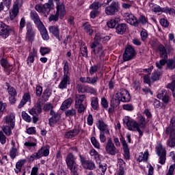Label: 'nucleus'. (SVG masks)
<instances>
[{"label":"nucleus","mask_w":175,"mask_h":175,"mask_svg":"<svg viewBox=\"0 0 175 175\" xmlns=\"http://www.w3.org/2000/svg\"><path fill=\"white\" fill-rule=\"evenodd\" d=\"M110 40V36H103L100 33H96L94 37V41L92 42L90 47L92 49V53L96 57H103L105 55V51L103 46L100 44V42L106 43Z\"/></svg>","instance_id":"f257e3e1"},{"label":"nucleus","mask_w":175,"mask_h":175,"mask_svg":"<svg viewBox=\"0 0 175 175\" xmlns=\"http://www.w3.org/2000/svg\"><path fill=\"white\" fill-rule=\"evenodd\" d=\"M16 126V115L14 113H11L9 116H6L3 118V125L2 127L3 132L6 136H12V131Z\"/></svg>","instance_id":"f03ea898"},{"label":"nucleus","mask_w":175,"mask_h":175,"mask_svg":"<svg viewBox=\"0 0 175 175\" xmlns=\"http://www.w3.org/2000/svg\"><path fill=\"white\" fill-rule=\"evenodd\" d=\"M55 15H51L49 17V21H58V18L62 20V18L65 17L66 11L65 10V5H64V3H57Z\"/></svg>","instance_id":"7ed1b4c3"},{"label":"nucleus","mask_w":175,"mask_h":175,"mask_svg":"<svg viewBox=\"0 0 175 175\" xmlns=\"http://www.w3.org/2000/svg\"><path fill=\"white\" fill-rule=\"evenodd\" d=\"M67 167L72 172V175H79L77 174V164H76V157L72 153H69L66 157Z\"/></svg>","instance_id":"20e7f679"},{"label":"nucleus","mask_w":175,"mask_h":175,"mask_svg":"<svg viewBox=\"0 0 175 175\" xmlns=\"http://www.w3.org/2000/svg\"><path fill=\"white\" fill-rule=\"evenodd\" d=\"M49 154H50V147L49 146H44L42 147L37 152H34L30 157H29V160L31 162L35 161V159H39L42 157H49Z\"/></svg>","instance_id":"39448f33"},{"label":"nucleus","mask_w":175,"mask_h":175,"mask_svg":"<svg viewBox=\"0 0 175 175\" xmlns=\"http://www.w3.org/2000/svg\"><path fill=\"white\" fill-rule=\"evenodd\" d=\"M159 51L160 55L163 59H161L159 62L156 63V66L158 69H161L162 66L166 64V60L167 59V51H166V48L163 45H160L159 46Z\"/></svg>","instance_id":"423d86ee"},{"label":"nucleus","mask_w":175,"mask_h":175,"mask_svg":"<svg viewBox=\"0 0 175 175\" xmlns=\"http://www.w3.org/2000/svg\"><path fill=\"white\" fill-rule=\"evenodd\" d=\"M53 8V0H49L48 3H44L43 5L37 4L35 9L38 13H43L44 14H49Z\"/></svg>","instance_id":"0eeeda50"},{"label":"nucleus","mask_w":175,"mask_h":175,"mask_svg":"<svg viewBox=\"0 0 175 175\" xmlns=\"http://www.w3.org/2000/svg\"><path fill=\"white\" fill-rule=\"evenodd\" d=\"M115 98L119 102H129L131 100V94L126 90L122 89L115 94Z\"/></svg>","instance_id":"6e6552de"},{"label":"nucleus","mask_w":175,"mask_h":175,"mask_svg":"<svg viewBox=\"0 0 175 175\" xmlns=\"http://www.w3.org/2000/svg\"><path fill=\"white\" fill-rule=\"evenodd\" d=\"M120 10V3L118 1H112L109 6L105 9L107 16H114Z\"/></svg>","instance_id":"1a4fd4ad"},{"label":"nucleus","mask_w":175,"mask_h":175,"mask_svg":"<svg viewBox=\"0 0 175 175\" xmlns=\"http://www.w3.org/2000/svg\"><path fill=\"white\" fill-rule=\"evenodd\" d=\"M156 152L158 157H159V163L165 165L166 163V150H165V148L162 145L159 144L156 147Z\"/></svg>","instance_id":"9d476101"},{"label":"nucleus","mask_w":175,"mask_h":175,"mask_svg":"<svg viewBox=\"0 0 175 175\" xmlns=\"http://www.w3.org/2000/svg\"><path fill=\"white\" fill-rule=\"evenodd\" d=\"M105 150L109 155H116V154H118V149H117V146L113 143L111 138L108 139L105 146Z\"/></svg>","instance_id":"9b49d317"},{"label":"nucleus","mask_w":175,"mask_h":175,"mask_svg":"<svg viewBox=\"0 0 175 175\" xmlns=\"http://www.w3.org/2000/svg\"><path fill=\"white\" fill-rule=\"evenodd\" d=\"M124 20L133 27H139V21H137V18L133 15L132 13L126 12L124 14Z\"/></svg>","instance_id":"f8f14e48"},{"label":"nucleus","mask_w":175,"mask_h":175,"mask_svg":"<svg viewBox=\"0 0 175 175\" xmlns=\"http://www.w3.org/2000/svg\"><path fill=\"white\" fill-rule=\"evenodd\" d=\"M10 27L6 25L3 22H0V38L1 39H6L10 33Z\"/></svg>","instance_id":"ddd939ff"},{"label":"nucleus","mask_w":175,"mask_h":175,"mask_svg":"<svg viewBox=\"0 0 175 175\" xmlns=\"http://www.w3.org/2000/svg\"><path fill=\"white\" fill-rule=\"evenodd\" d=\"M133 57H135V49L132 46H128L123 54V59L124 61H130Z\"/></svg>","instance_id":"4468645a"},{"label":"nucleus","mask_w":175,"mask_h":175,"mask_svg":"<svg viewBox=\"0 0 175 175\" xmlns=\"http://www.w3.org/2000/svg\"><path fill=\"white\" fill-rule=\"evenodd\" d=\"M129 131H132L133 132H138L139 136H143V131L140 129L139 123L136 120H131L130 124L127 126Z\"/></svg>","instance_id":"2eb2a0df"},{"label":"nucleus","mask_w":175,"mask_h":175,"mask_svg":"<svg viewBox=\"0 0 175 175\" xmlns=\"http://www.w3.org/2000/svg\"><path fill=\"white\" fill-rule=\"evenodd\" d=\"M96 125L100 132L105 133V135H110L109 126H107L103 120H98Z\"/></svg>","instance_id":"dca6fc26"},{"label":"nucleus","mask_w":175,"mask_h":175,"mask_svg":"<svg viewBox=\"0 0 175 175\" xmlns=\"http://www.w3.org/2000/svg\"><path fill=\"white\" fill-rule=\"evenodd\" d=\"M172 128H173L171 125L167 127L165 130V133L169 135L171 134L170 139H168V146L170 147H174L175 146V131H172Z\"/></svg>","instance_id":"f3484780"},{"label":"nucleus","mask_w":175,"mask_h":175,"mask_svg":"<svg viewBox=\"0 0 175 175\" xmlns=\"http://www.w3.org/2000/svg\"><path fill=\"white\" fill-rule=\"evenodd\" d=\"M20 3H21V0H16L14 4L13 5V8L11 12H10V20H14L16 17H17V14H18V6H20Z\"/></svg>","instance_id":"a211bd4d"},{"label":"nucleus","mask_w":175,"mask_h":175,"mask_svg":"<svg viewBox=\"0 0 175 175\" xmlns=\"http://www.w3.org/2000/svg\"><path fill=\"white\" fill-rule=\"evenodd\" d=\"M98 81H99V79H98V77H85L79 78V81H81V83L92 84V85H96V84H98Z\"/></svg>","instance_id":"6ab92c4d"},{"label":"nucleus","mask_w":175,"mask_h":175,"mask_svg":"<svg viewBox=\"0 0 175 175\" xmlns=\"http://www.w3.org/2000/svg\"><path fill=\"white\" fill-rule=\"evenodd\" d=\"M38 55V50L35 48L29 53L27 59V64L29 66H32V64L35 62V57Z\"/></svg>","instance_id":"aec40b11"},{"label":"nucleus","mask_w":175,"mask_h":175,"mask_svg":"<svg viewBox=\"0 0 175 175\" xmlns=\"http://www.w3.org/2000/svg\"><path fill=\"white\" fill-rule=\"evenodd\" d=\"M50 115L52 116V117L49 118V124L50 126H54V125H55V123L59 121V118H61V116H59V114L55 113L53 110L51 111Z\"/></svg>","instance_id":"412c9836"},{"label":"nucleus","mask_w":175,"mask_h":175,"mask_svg":"<svg viewBox=\"0 0 175 175\" xmlns=\"http://www.w3.org/2000/svg\"><path fill=\"white\" fill-rule=\"evenodd\" d=\"M81 163L84 169H89V170H94L95 169V163L92 161L81 159Z\"/></svg>","instance_id":"4be33fe9"},{"label":"nucleus","mask_w":175,"mask_h":175,"mask_svg":"<svg viewBox=\"0 0 175 175\" xmlns=\"http://www.w3.org/2000/svg\"><path fill=\"white\" fill-rule=\"evenodd\" d=\"M70 84V78L68 75H64L58 87L60 90H65Z\"/></svg>","instance_id":"5701e85b"},{"label":"nucleus","mask_w":175,"mask_h":175,"mask_svg":"<svg viewBox=\"0 0 175 175\" xmlns=\"http://www.w3.org/2000/svg\"><path fill=\"white\" fill-rule=\"evenodd\" d=\"M137 120L138 121L137 124L140 129H146V125H147L148 121H150L148 119L146 120V118L141 114L137 116Z\"/></svg>","instance_id":"b1692460"},{"label":"nucleus","mask_w":175,"mask_h":175,"mask_svg":"<svg viewBox=\"0 0 175 175\" xmlns=\"http://www.w3.org/2000/svg\"><path fill=\"white\" fill-rule=\"evenodd\" d=\"M26 29H27V38L29 40H32L35 36V31L32 29V25L28 23L26 25Z\"/></svg>","instance_id":"393cba45"},{"label":"nucleus","mask_w":175,"mask_h":175,"mask_svg":"<svg viewBox=\"0 0 175 175\" xmlns=\"http://www.w3.org/2000/svg\"><path fill=\"white\" fill-rule=\"evenodd\" d=\"M80 133V129L79 128L74 129L70 131H68L65 133V137L67 139H72L77 136Z\"/></svg>","instance_id":"a878e982"},{"label":"nucleus","mask_w":175,"mask_h":175,"mask_svg":"<svg viewBox=\"0 0 175 175\" xmlns=\"http://www.w3.org/2000/svg\"><path fill=\"white\" fill-rule=\"evenodd\" d=\"M72 103H73V99L72 98H68L66 99L60 106V110H66V109H69L70 106L72 105Z\"/></svg>","instance_id":"bb28decb"},{"label":"nucleus","mask_w":175,"mask_h":175,"mask_svg":"<svg viewBox=\"0 0 175 175\" xmlns=\"http://www.w3.org/2000/svg\"><path fill=\"white\" fill-rule=\"evenodd\" d=\"M40 113H42V107L40 106V105H37L29 110V113L31 116H33V117H35V116L40 114Z\"/></svg>","instance_id":"cd10ccee"},{"label":"nucleus","mask_w":175,"mask_h":175,"mask_svg":"<svg viewBox=\"0 0 175 175\" xmlns=\"http://www.w3.org/2000/svg\"><path fill=\"white\" fill-rule=\"evenodd\" d=\"M137 161L138 162H147V161H148V151L146 150L144 152V153L140 152L138 155Z\"/></svg>","instance_id":"c85d7f7f"},{"label":"nucleus","mask_w":175,"mask_h":175,"mask_svg":"<svg viewBox=\"0 0 175 175\" xmlns=\"http://www.w3.org/2000/svg\"><path fill=\"white\" fill-rule=\"evenodd\" d=\"M29 100H31V95H29V93H25L18 108L21 109Z\"/></svg>","instance_id":"c756f323"},{"label":"nucleus","mask_w":175,"mask_h":175,"mask_svg":"<svg viewBox=\"0 0 175 175\" xmlns=\"http://www.w3.org/2000/svg\"><path fill=\"white\" fill-rule=\"evenodd\" d=\"M120 142L123 146L124 158L125 159H129V150L128 149V144H126V142L124 138H120Z\"/></svg>","instance_id":"7c9ffc66"},{"label":"nucleus","mask_w":175,"mask_h":175,"mask_svg":"<svg viewBox=\"0 0 175 175\" xmlns=\"http://www.w3.org/2000/svg\"><path fill=\"white\" fill-rule=\"evenodd\" d=\"M49 31L51 33H53L56 38L59 40V29L57 26H50Z\"/></svg>","instance_id":"2f4dec72"},{"label":"nucleus","mask_w":175,"mask_h":175,"mask_svg":"<svg viewBox=\"0 0 175 175\" xmlns=\"http://www.w3.org/2000/svg\"><path fill=\"white\" fill-rule=\"evenodd\" d=\"M24 146H25V147L27 148H31V147H36V139H35L33 137H31L25 142Z\"/></svg>","instance_id":"473e14b6"},{"label":"nucleus","mask_w":175,"mask_h":175,"mask_svg":"<svg viewBox=\"0 0 175 175\" xmlns=\"http://www.w3.org/2000/svg\"><path fill=\"white\" fill-rule=\"evenodd\" d=\"M125 31H126V24L125 23L119 24L116 27V32L119 35H123V33H125Z\"/></svg>","instance_id":"72a5a7b5"},{"label":"nucleus","mask_w":175,"mask_h":175,"mask_svg":"<svg viewBox=\"0 0 175 175\" xmlns=\"http://www.w3.org/2000/svg\"><path fill=\"white\" fill-rule=\"evenodd\" d=\"M85 99V95L84 94H76L75 96V105H83V102H84Z\"/></svg>","instance_id":"f704fd0d"},{"label":"nucleus","mask_w":175,"mask_h":175,"mask_svg":"<svg viewBox=\"0 0 175 175\" xmlns=\"http://www.w3.org/2000/svg\"><path fill=\"white\" fill-rule=\"evenodd\" d=\"M24 163H25V159H21L19 160L16 164V168L14 169L15 172L16 174H18L21 172V169L24 165Z\"/></svg>","instance_id":"c9c22d12"},{"label":"nucleus","mask_w":175,"mask_h":175,"mask_svg":"<svg viewBox=\"0 0 175 175\" xmlns=\"http://www.w3.org/2000/svg\"><path fill=\"white\" fill-rule=\"evenodd\" d=\"M0 64L5 70H10L12 69V66L9 64V62L5 58L1 59Z\"/></svg>","instance_id":"e433bc0d"},{"label":"nucleus","mask_w":175,"mask_h":175,"mask_svg":"<svg viewBox=\"0 0 175 175\" xmlns=\"http://www.w3.org/2000/svg\"><path fill=\"white\" fill-rule=\"evenodd\" d=\"M120 21V18H115L113 19H111L107 23V25L109 28H114L117 24H118Z\"/></svg>","instance_id":"4c0bfd02"},{"label":"nucleus","mask_w":175,"mask_h":175,"mask_svg":"<svg viewBox=\"0 0 175 175\" xmlns=\"http://www.w3.org/2000/svg\"><path fill=\"white\" fill-rule=\"evenodd\" d=\"M149 7L152 12H154V13H161V6L151 3L149 4Z\"/></svg>","instance_id":"58836bf2"},{"label":"nucleus","mask_w":175,"mask_h":175,"mask_svg":"<svg viewBox=\"0 0 175 175\" xmlns=\"http://www.w3.org/2000/svg\"><path fill=\"white\" fill-rule=\"evenodd\" d=\"M31 18L34 21V23L36 24V23H39L40 21V18H39V15H38V13L35 11H31L30 13Z\"/></svg>","instance_id":"ea45409f"},{"label":"nucleus","mask_w":175,"mask_h":175,"mask_svg":"<svg viewBox=\"0 0 175 175\" xmlns=\"http://www.w3.org/2000/svg\"><path fill=\"white\" fill-rule=\"evenodd\" d=\"M90 140L94 148H96L97 150H100V144L99 143V142H98L95 137H92Z\"/></svg>","instance_id":"a19ab883"},{"label":"nucleus","mask_w":175,"mask_h":175,"mask_svg":"<svg viewBox=\"0 0 175 175\" xmlns=\"http://www.w3.org/2000/svg\"><path fill=\"white\" fill-rule=\"evenodd\" d=\"M90 155H91L94 159H96V162H99V161H100L99 159V153H98V152L95 149L90 150Z\"/></svg>","instance_id":"79ce46f5"},{"label":"nucleus","mask_w":175,"mask_h":175,"mask_svg":"<svg viewBox=\"0 0 175 175\" xmlns=\"http://www.w3.org/2000/svg\"><path fill=\"white\" fill-rule=\"evenodd\" d=\"M83 28L86 33H88V35H92V33H94V30L91 29V25H90L89 23H85L83 25Z\"/></svg>","instance_id":"37998d69"},{"label":"nucleus","mask_w":175,"mask_h":175,"mask_svg":"<svg viewBox=\"0 0 175 175\" xmlns=\"http://www.w3.org/2000/svg\"><path fill=\"white\" fill-rule=\"evenodd\" d=\"M83 28L86 33H88V35H92V33H94V30L91 29V25H90L89 23H85L83 25Z\"/></svg>","instance_id":"c03bdc74"},{"label":"nucleus","mask_w":175,"mask_h":175,"mask_svg":"<svg viewBox=\"0 0 175 175\" xmlns=\"http://www.w3.org/2000/svg\"><path fill=\"white\" fill-rule=\"evenodd\" d=\"M83 28L86 33H88V35H92V33H94V30L91 29V25H90L89 23H85L83 25Z\"/></svg>","instance_id":"a18cd8bd"},{"label":"nucleus","mask_w":175,"mask_h":175,"mask_svg":"<svg viewBox=\"0 0 175 175\" xmlns=\"http://www.w3.org/2000/svg\"><path fill=\"white\" fill-rule=\"evenodd\" d=\"M161 75L162 72H161L160 71H154L152 74L151 80H152L153 81H157L159 80V77H161Z\"/></svg>","instance_id":"49530a36"},{"label":"nucleus","mask_w":175,"mask_h":175,"mask_svg":"<svg viewBox=\"0 0 175 175\" xmlns=\"http://www.w3.org/2000/svg\"><path fill=\"white\" fill-rule=\"evenodd\" d=\"M17 155H18V150L17 148H12L10 151V157L11 159H14Z\"/></svg>","instance_id":"de8ad7c7"},{"label":"nucleus","mask_w":175,"mask_h":175,"mask_svg":"<svg viewBox=\"0 0 175 175\" xmlns=\"http://www.w3.org/2000/svg\"><path fill=\"white\" fill-rule=\"evenodd\" d=\"M98 105H99V102L98 100V98L96 97L92 98L91 105L92 109H94V110H96V109H98Z\"/></svg>","instance_id":"09e8293b"},{"label":"nucleus","mask_w":175,"mask_h":175,"mask_svg":"<svg viewBox=\"0 0 175 175\" xmlns=\"http://www.w3.org/2000/svg\"><path fill=\"white\" fill-rule=\"evenodd\" d=\"M102 6V4L98 1H94L93 3H92L90 5V9H92V10H98L99 8Z\"/></svg>","instance_id":"8fccbe9b"},{"label":"nucleus","mask_w":175,"mask_h":175,"mask_svg":"<svg viewBox=\"0 0 175 175\" xmlns=\"http://www.w3.org/2000/svg\"><path fill=\"white\" fill-rule=\"evenodd\" d=\"M140 36L142 40H143V42H146L148 38V33L147 32V30L142 29V31L140 32Z\"/></svg>","instance_id":"3c124183"},{"label":"nucleus","mask_w":175,"mask_h":175,"mask_svg":"<svg viewBox=\"0 0 175 175\" xmlns=\"http://www.w3.org/2000/svg\"><path fill=\"white\" fill-rule=\"evenodd\" d=\"M36 25H37V27L38 28V31H40V33L47 30V29H46L44 25H43V23H42L41 21L36 23Z\"/></svg>","instance_id":"603ef678"},{"label":"nucleus","mask_w":175,"mask_h":175,"mask_svg":"<svg viewBox=\"0 0 175 175\" xmlns=\"http://www.w3.org/2000/svg\"><path fill=\"white\" fill-rule=\"evenodd\" d=\"M40 53L41 55L44 56L46 54H49V53H50V48L41 46L40 49Z\"/></svg>","instance_id":"864d4df0"},{"label":"nucleus","mask_w":175,"mask_h":175,"mask_svg":"<svg viewBox=\"0 0 175 175\" xmlns=\"http://www.w3.org/2000/svg\"><path fill=\"white\" fill-rule=\"evenodd\" d=\"M122 109L126 111H133L135 107L132 104H124L122 105Z\"/></svg>","instance_id":"5fc2aeb1"},{"label":"nucleus","mask_w":175,"mask_h":175,"mask_svg":"<svg viewBox=\"0 0 175 175\" xmlns=\"http://www.w3.org/2000/svg\"><path fill=\"white\" fill-rule=\"evenodd\" d=\"M167 88H169V90H171L172 92H174L175 89V75L172 76V82L171 83H168L167 85Z\"/></svg>","instance_id":"6e6d98bb"},{"label":"nucleus","mask_w":175,"mask_h":175,"mask_svg":"<svg viewBox=\"0 0 175 175\" xmlns=\"http://www.w3.org/2000/svg\"><path fill=\"white\" fill-rule=\"evenodd\" d=\"M8 94H9V95H10V96H17V92L16 91V89H14V88L8 86Z\"/></svg>","instance_id":"4d7b16f0"},{"label":"nucleus","mask_w":175,"mask_h":175,"mask_svg":"<svg viewBox=\"0 0 175 175\" xmlns=\"http://www.w3.org/2000/svg\"><path fill=\"white\" fill-rule=\"evenodd\" d=\"M97 163H99L98 167L99 170L102 171L101 174H105V172L107 170V165L105 163H100V160H99V162H97Z\"/></svg>","instance_id":"13d9d810"},{"label":"nucleus","mask_w":175,"mask_h":175,"mask_svg":"<svg viewBox=\"0 0 175 175\" xmlns=\"http://www.w3.org/2000/svg\"><path fill=\"white\" fill-rule=\"evenodd\" d=\"M65 115L67 117H73V116H76V109H71L66 110L65 111Z\"/></svg>","instance_id":"bf43d9fd"},{"label":"nucleus","mask_w":175,"mask_h":175,"mask_svg":"<svg viewBox=\"0 0 175 175\" xmlns=\"http://www.w3.org/2000/svg\"><path fill=\"white\" fill-rule=\"evenodd\" d=\"M49 96H51V90L47 88L46 90L44 91L43 98L45 100H47Z\"/></svg>","instance_id":"052dcab7"},{"label":"nucleus","mask_w":175,"mask_h":175,"mask_svg":"<svg viewBox=\"0 0 175 175\" xmlns=\"http://www.w3.org/2000/svg\"><path fill=\"white\" fill-rule=\"evenodd\" d=\"M75 109H78V113H84L85 110V106L83 104L75 105Z\"/></svg>","instance_id":"680f3d73"},{"label":"nucleus","mask_w":175,"mask_h":175,"mask_svg":"<svg viewBox=\"0 0 175 175\" xmlns=\"http://www.w3.org/2000/svg\"><path fill=\"white\" fill-rule=\"evenodd\" d=\"M86 88H87V86L82 85V84H78L77 86L78 92H81L82 94L85 93Z\"/></svg>","instance_id":"e2e57ef3"},{"label":"nucleus","mask_w":175,"mask_h":175,"mask_svg":"<svg viewBox=\"0 0 175 175\" xmlns=\"http://www.w3.org/2000/svg\"><path fill=\"white\" fill-rule=\"evenodd\" d=\"M85 92H87V94H92V95H95V94H96V90L92 87L86 86Z\"/></svg>","instance_id":"0e129e2a"},{"label":"nucleus","mask_w":175,"mask_h":175,"mask_svg":"<svg viewBox=\"0 0 175 175\" xmlns=\"http://www.w3.org/2000/svg\"><path fill=\"white\" fill-rule=\"evenodd\" d=\"M22 118L26 122H31V116H29L28 113H26L25 111L22 112Z\"/></svg>","instance_id":"69168bd1"},{"label":"nucleus","mask_w":175,"mask_h":175,"mask_svg":"<svg viewBox=\"0 0 175 175\" xmlns=\"http://www.w3.org/2000/svg\"><path fill=\"white\" fill-rule=\"evenodd\" d=\"M43 92V88L40 85H37L36 88V94L38 96H41Z\"/></svg>","instance_id":"338daca9"},{"label":"nucleus","mask_w":175,"mask_h":175,"mask_svg":"<svg viewBox=\"0 0 175 175\" xmlns=\"http://www.w3.org/2000/svg\"><path fill=\"white\" fill-rule=\"evenodd\" d=\"M167 66L170 69H174L175 68V61L173 59H170L167 62Z\"/></svg>","instance_id":"774afa93"}]
</instances>
